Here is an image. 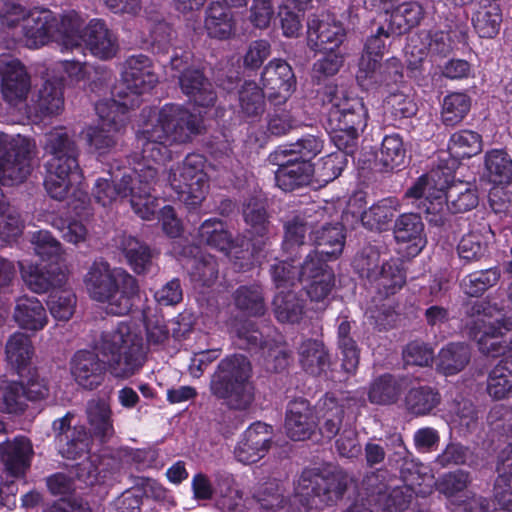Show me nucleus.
<instances>
[{"instance_id":"1","label":"nucleus","mask_w":512,"mask_h":512,"mask_svg":"<svg viewBox=\"0 0 512 512\" xmlns=\"http://www.w3.org/2000/svg\"><path fill=\"white\" fill-rule=\"evenodd\" d=\"M200 130L199 117L173 103L165 104L144 122L136 141L146 163L140 169H134L136 183L128 196L132 209L140 218L153 219L159 207L157 197L151 193L156 183L157 169L150 162H163L169 157V146L190 142Z\"/></svg>"},{"instance_id":"2","label":"nucleus","mask_w":512,"mask_h":512,"mask_svg":"<svg viewBox=\"0 0 512 512\" xmlns=\"http://www.w3.org/2000/svg\"><path fill=\"white\" fill-rule=\"evenodd\" d=\"M405 196L422 198L428 202L426 212L432 215L429 221L437 226L447 220L448 212L465 213L478 205L477 189L468 182H450V174L441 169L432 170L421 176L410 187Z\"/></svg>"},{"instance_id":"3","label":"nucleus","mask_w":512,"mask_h":512,"mask_svg":"<svg viewBox=\"0 0 512 512\" xmlns=\"http://www.w3.org/2000/svg\"><path fill=\"white\" fill-rule=\"evenodd\" d=\"M326 108L327 129L338 150L354 153L360 134L367 125L368 111L361 98L351 97L335 85H327L322 94Z\"/></svg>"},{"instance_id":"4","label":"nucleus","mask_w":512,"mask_h":512,"mask_svg":"<svg viewBox=\"0 0 512 512\" xmlns=\"http://www.w3.org/2000/svg\"><path fill=\"white\" fill-rule=\"evenodd\" d=\"M46 161L44 186L55 200H63L73 185L80 184L83 178L79 166V148L65 128H55L44 136L42 144Z\"/></svg>"},{"instance_id":"5","label":"nucleus","mask_w":512,"mask_h":512,"mask_svg":"<svg viewBox=\"0 0 512 512\" xmlns=\"http://www.w3.org/2000/svg\"><path fill=\"white\" fill-rule=\"evenodd\" d=\"M94 348L107 358L108 370L117 379L134 376L145 363L143 337L133 323L120 322L112 330L102 332Z\"/></svg>"},{"instance_id":"6","label":"nucleus","mask_w":512,"mask_h":512,"mask_svg":"<svg viewBox=\"0 0 512 512\" xmlns=\"http://www.w3.org/2000/svg\"><path fill=\"white\" fill-rule=\"evenodd\" d=\"M85 286L90 297L106 303V309L113 315H125L138 295L137 280L121 268H111L105 261H95L89 268Z\"/></svg>"},{"instance_id":"7","label":"nucleus","mask_w":512,"mask_h":512,"mask_svg":"<svg viewBox=\"0 0 512 512\" xmlns=\"http://www.w3.org/2000/svg\"><path fill=\"white\" fill-rule=\"evenodd\" d=\"M210 392L230 410L244 412L255 401L252 366L246 356L234 354L222 359L212 374Z\"/></svg>"},{"instance_id":"8","label":"nucleus","mask_w":512,"mask_h":512,"mask_svg":"<svg viewBox=\"0 0 512 512\" xmlns=\"http://www.w3.org/2000/svg\"><path fill=\"white\" fill-rule=\"evenodd\" d=\"M498 310L487 301L471 302L466 309L470 317L469 334L476 340L479 351L491 357L504 355L512 350V321H491Z\"/></svg>"},{"instance_id":"9","label":"nucleus","mask_w":512,"mask_h":512,"mask_svg":"<svg viewBox=\"0 0 512 512\" xmlns=\"http://www.w3.org/2000/svg\"><path fill=\"white\" fill-rule=\"evenodd\" d=\"M135 102H118L116 99H103L95 104V110L101 122L97 126H89L83 131L84 138L90 148L99 154L113 149L125 129L129 109Z\"/></svg>"},{"instance_id":"10","label":"nucleus","mask_w":512,"mask_h":512,"mask_svg":"<svg viewBox=\"0 0 512 512\" xmlns=\"http://www.w3.org/2000/svg\"><path fill=\"white\" fill-rule=\"evenodd\" d=\"M349 482L342 470L305 469L297 482L295 493L305 505H330L344 495Z\"/></svg>"},{"instance_id":"11","label":"nucleus","mask_w":512,"mask_h":512,"mask_svg":"<svg viewBox=\"0 0 512 512\" xmlns=\"http://www.w3.org/2000/svg\"><path fill=\"white\" fill-rule=\"evenodd\" d=\"M2 25L9 29L20 27V40L28 48H39L56 41L57 17L48 9H34L27 13L20 5H12L2 17Z\"/></svg>"},{"instance_id":"12","label":"nucleus","mask_w":512,"mask_h":512,"mask_svg":"<svg viewBox=\"0 0 512 512\" xmlns=\"http://www.w3.org/2000/svg\"><path fill=\"white\" fill-rule=\"evenodd\" d=\"M205 159L199 154H188L169 171V183L178 199L188 208L198 207L208 191V177L204 171Z\"/></svg>"},{"instance_id":"13","label":"nucleus","mask_w":512,"mask_h":512,"mask_svg":"<svg viewBox=\"0 0 512 512\" xmlns=\"http://www.w3.org/2000/svg\"><path fill=\"white\" fill-rule=\"evenodd\" d=\"M35 143L20 134L15 136L0 132V184L13 185L23 182L30 174Z\"/></svg>"},{"instance_id":"14","label":"nucleus","mask_w":512,"mask_h":512,"mask_svg":"<svg viewBox=\"0 0 512 512\" xmlns=\"http://www.w3.org/2000/svg\"><path fill=\"white\" fill-rule=\"evenodd\" d=\"M354 265L362 277L367 278L376 289L378 298L386 300L399 291L405 283V275L395 262H383L380 255L370 247L362 251L354 260Z\"/></svg>"},{"instance_id":"15","label":"nucleus","mask_w":512,"mask_h":512,"mask_svg":"<svg viewBox=\"0 0 512 512\" xmlns=\"http://www.w3.org/2000/svg\"><path fill=\"white\" fill-rule=\"evenodd\" d=\"M158 83V76L154 71L152 60L144 55L128 57L121 71V83L116 86L113 95L118 102H135L138 106L139 96L152 90Z\"/></svg>"},{"instance_id":"16","label":"nucleus","mask_w":512,"mask_h":512,"mask_svg":"<svg viewBox=\"0 0 512 512\" xmlns=\"http://www.w3.org/2000/svg\"><path fill=\"white\" fill-rule=\"evenodd\" d=\"M189 60L188 52L173 56L170 60V68L175 72L172 77L178 79L179 87L189 101L200 107L213 106L217 96L212 83L202 70L190 67Z\"/></svg>"},{"instance_id":"17","label":"nucleus","mask_w":512,"mask_h":512,"mask_svg":"<svg viewBox=\"0 0 512 512\" xmlns=\"http://www.w3.org/2000/svg\"><path fill=\"white\" fill-rule=\"evenodd\" d=\"M318 258V253H309L300 267V283L312 301H323L335 285L333 270Z\"/></svg>"},{"instance_id":"18","label":"nucleus","mask_w":512,"mask_h":512,"mask_svg":"<svg viewBox=\"0 0 512 512\" xmlns=\"http://www.w3.org/2000/svg\"><path fill=\"white\" fill-rule=\"evenodd\" d=\"M75 415L67 412L52 423V431L60 454L67 459H77L89 452L91 436L83 425H72Z\"/></svg>"},{"instance_id":"19","label":"nucleus","mask_w":512,"mask_h":512,"mask_svg":"<svg viewBox=\"0 0 512 512\" xmlns=\"http://www.w3.org/2000/svg\"><path fill=\"white\" fill-rule=\"evenodd\" d=\"M363 488L367 491V501L383 512H407L412 494L403 488L389 490L379 479V474L371 473L363 480Z\"/></svg>"},{"instance_id":"20","label":"nucleus","mask_w":512,"mask_h":512,"mask_svg":"<svg viewBox=\"0 0 512 512\" xmlns=\"http://www.w3.org/2000/svg\"><path fill=\"white\" fill-rule=\"evenodd\" d=\"M274 437L273 427L257 421L242 434L235 447V457L239 462L252 464L263 458L271 448Z\"/></svg>"},{"instance_id":"21","label":"nucleus","mask_w":512,"mask_h":512,"mask_svg":"<svg viewBox=\"0 0 512 512\" xmlns=\"http://www.w3.org/2000/svg\"><path fill=\"white\" fill-rule=\"evenodd\" d=\"M1 92L12 105L26 99L30 90V77L24 65L11 55H0Z\"/></svg>"},{"instance_id":"22","label":"nucleus","mask_w":512,"mask_h":512,"mask_svg":"<svg viewBox=\"0 0 512 512\" xmlns=\"http://www.w3.org/2000/svg\"><path fill=\"white\" fill-rule=\"evenodd\" d=\"M19 269L25 285L37 294L62 288L68 280L67 269L62 265H38L19 262Z\"/></svg>"},{"instance_id":"23","label":"nucleus","mask_w":512,"mask_h":512,"mask_svg":"<svg viewBox=\"0 0 512 512\" xmlns=\"http://www.w3.org/2000/svg\"><path fill=\"white\" fill-rule=\"evenodd\" d=\"M70 372L79 386L93 390L103 383L106 365L97 353L90 350H79L71 358Z\"/></svg>"},{"instance_id":"24","label":"nucleus","mask_w":512,"mask_h":512,"mask_svg":"<svg viewBox=\"0 0 512 512\" xmlns=\"http://www.w3.org/2000/svg\"><path fill=\"white\" fill-rule=\"evenodd\" d=\"M307 40L313 50L338 51L343 43L346 32L341 22L335 19H318L316 17L308 20Z\"/></svg>"},{"instance_id":"25","label":"nucleus","mask_w":512,"mask_h":512,"mask_svg":"<svg viewBox=\"0 0 512 512\" xmlns=\"http://www.w3.org/2000/svg\"><path fill=\"white\" fill-rule=\"evenodd\" d=\"M279 159L274 158V153L270 154V160L278 166L275 181L280 189L291 191L309 183L314 171L311 162L293 156H281Z\"/></svg>"},{"instance_id":"26","label":"nucleus","mask_w":512,"mask_h":512,"mask_svg":"<svg viewBox=\"0 0 512 512\" xmlns=\"http://www.w3.org/2000/svg\"><path fill=\"white\" fill-rule=\"evenodd\" d=\"M33 446L25 436H16L1 445L0 458L5 472L15 478L23 477L31 466Z\"/></svg>"},{"instance_id":"27","label":"nucleus","mask_w":512,"mask_h":512,"mask_svg":"<svg viewBox=\"0 0 512 512\" xmlns=\"http://www.w3.org/2000/svg\"><path fill=\"white\" fill-rule=\"evenodd\" d=\"M243 215L252 246L255 250H260L275 234L274 227L268 220L264 202L257 198L249 199L244 204Z\"/></svg>"},{"instance_id":"28","label":"nucleus","mask_w":512,"mask_h":512,"mask_svg":"<svg viewBox=\"0 0 512 512\" xmlns=\"http://www.w3.org/2000/svg\"><path fill=\"white\" fill-rule=\"evenodd\" d=\"M316 421L309 402L298 398L289 402L286 410L285 429L294 441L308 439L314 432Z\"/></svg>"},{"instance_id":"29","label":"nucleus","mask_w":512,"mask_h":512,"mask_svg":"<svg viewBox=\"0 0 512 512\" xmlns=\"http://www.w3.org/2000/svg\"><path fill=\"white\" fill-rule=\"evenodd\" d=\"M394 238L397 243H407L408 254L415 256L419 254L427 244L425 225L417 213L400 214L393 227Z\"/></svg>"},{"instance_id":"30","label":"nucleus","mask_w":512,"mask_h":512,"mask_svg":"<svg viewBox=\"0 0 512 512\" xmlns=\"http://www.w3.org/2000/svg\"><path fill=\"white\" fill-rule=\"evenodd\" d=\"M82 43L94 56L102 60L115 57L119 50L116 35L99 19L91 20L85 27Z\"/></svg>"},{"instance_id":"31","label":"nucleus","mask_w":512,"mask_h":512,"mask_svg":"<svg viewBox=\"0 0 512 512\" xmlns=\"http://www.w3.org/2000/svg\"><path fill=\"white\" fill-rule=\"evenodd\" d=\"M261 81L265 88L275 92L278 103L286 102L296 83L291 66L280 59H273L264 67Z\"/></svg>"},{"instance_id":"32","label":"nucleus","mask_w":512,"mask_h":512,"mask_svg":"<svg viewBox=\"0 0 512 512\" xmlns=\"http://www.w3.org/2000/svg\"><path fill=\"white\" fill-rule=\"evenodd\" d=\"M13 318L21 329L37 332L48 323V315L42 302L34 296L17 298Z\"/></svg>"},{"instance_id":"33","label":"nucleus","mask_w":512,"mask_h":512,"mask_svg":"<svg viewBox=\"0 0 512 512\" xmlns=\"http://www.w3.org/2000/svg\"><path fill=\"white\" fill-rule=\"evenodd\" d=\"M298 360L302 369L313 376L322 375L331 364L328 349L317 339H305L300 343Z\"/></svg>"},{"instance_id":"34","label":"nucleus","mask_w":512,"mask_h":512,"mask_svg":"<svg viewBox=\"0 0 512 512\" xmlns=\"http://www.w3.org/2000/svg\"><path fill=\"white\" fill-rule=\"evenodd\" d=\"M317 249L310 253H318V258L326 261L338 258L345 245L344 227L340 223L323 226L312 232Z\"/></svg>"},{"instance_id":"35","label":"nucleus","mask_w":512,"mask_h":512,"mask_svg":"<svg viewBox=\"0 0 512 512\" xmlns=\"http://www.w3.org/2000/svg\"><path fill=\"white\" fill-rule=\"evenodd\" d=\"M485 390L495 401L512 398V354L502 358L488 372Z\"/></svg>"},{"instance_id":"36","label":"nucleus","mask_w":512,"mask_h":512,"mask_svg":"<svg viewBox=\"0 0 512 512\" xmlns=\"http://www.w3.org/2000/svg\"><path fill=\"white\" fill-rule=\"evenodd\" d=\"M239 337L247 341L248 345L261 346L266 369L279 372L288 365V353L286 347L280 342L271 343L262 341V334L258 330L240 332Z\"/></svg>"},{"instance_id":"37","label":"nucleus","mask_w":512,"mask_h":512,"mask_svg":"<svg viewBox=\"0 0 512 512\" xmlns=\"http://www.w3.org/2000/svg\"><path fill=\"white\" fill-rule=\"evenodd\" d=\"M475 33L482 39H494L500 32L503 14L500 5L487 3L479 5L471 18Z\"/></svg>"},{"instance_id":"38","label":"nucleus","mask_w":512,"mask_h":512,"mask_svg":"<svg viewBox=\"0 0 512 512\" xmlns=\"http://www.w3.org/2000/svg\"><path fill=\"white\" fill-rule=\"evenodd\" d=\"M87 420L92 434L100 441L106 442L115 433L110 405L101 399H93L87 403Z\"/></svg>"},{"instance_id":"39","label":"nucleus","mask_w":512,"mask_h":512,"mask_svg":"<svg viewBox=\"0 0 512 512\" xmlns=\"http://www.w3.org/2000/svg\"><path fill=\"white\" fill-rule=\"evenodd\" d=\"M471 352L464 343H449L439 351L436 357V370L445 375H456L468 365Z\"/></svg>"},{"instance_id":"40","label":"nucleus","mask_w":512,"mask_h":512,"mask_svg":"<svg viewBox=\"0 0 512 512\" xmlns=\"http://www.w3.org/2000/svg\"><path fill=\"white\" fill-rule=\"evenodd\" d=\"M216 506L222 512H237L242 507L243 493L232 474L219 471L214 475Z\"/></svg>"},{"instance_id":"41","label":"nucleus","mask_w":512,"mask_h":512,"mask_svg":"<svg viewBox=\"0 0 512 512\" xmlns=\"http://www.w3.org/2000/svg\"><path fill=\"white\" fill-rule=\"evenodd\" d=\"M472 478L469 472L458 469L441 475L435 485L439 493L443 494L452 504H460L463 499L471 495L468 490Z\"/></svg>"},{"instance_id":"42","label":"nucleus","mask_w":512,"mask_h":512,"mask_svg":"<svg viewBox=\"0 0 512 512\" xmlns=\"http://www.w3.org/2000/svg\"><path fill=\"white\" fill-rule=\"evenodd\" d=\"M84 23L82 16L74 10L63 13L60 19L57 18L56 41L65 48L81 47L86 27Z\"/></svg>"},{"instance_id":"43","label":"nucleus","mask_w":512,"mask_h":512,"mask_svg":"<svg viewBox=\"0 0 512 512\" xmlns=\"http://www.w3.org/2000/svg\"><path fill=\"white\" fill-rule=\"evenodd\" d=\"M136 183L134 170L129 174H124L118 184H114L108 179L99 178L93 188L95 200L102 206L110 205L118 198H126L132 192V186Z\"/></svg>"},{"instance_id":"44","label":"nucleus","mask_w":512,"mask_h":512,"mask_svg":"<svg viewBox=\"0 0 512 512\" xmlns=\"http://www.w3.org/2000/svg\"><path fill=\"white\" fill-rule=\"evenodd\" d=\"M485 171L489 182L495 185L512 184V158L503 149H492L485 154Z\"/></svg>"},{"instance_id":"45","label":"nucleus","mask_w":512,"mask_h":512,"mask_svg":"<svg viewBox=\"0 0 512 512\" xmlns=\"http://www.w3.org/2000/svg\"><path fill=\"white\" fill-rule=\"evenodd\" d=\"M34 355V347L31 339L22 332L13 333L5 345L7 362L21 374L31 362Z\"/></svg>"},{"instance_id":"46","label":"nucleus","mask_w":512,"mask_h":512,"mask_svg":"<svg viewBox=\"0 0 512 512\" xmlns=\"http://www.w3.org/2000/svg\"><path fill=\"white\" fill-rule=\"evenodd\" d=\"M402 380L391 374H383L374 379L368 389L370 403L376 405H390L395 403L401 393Z\"/></svg>"},{"instance_id":"47","label":"nucleus","mask_w":512,"mask_h":512,"mask_svg":"<svg viewBox=\"0 0 512 512\" xmlns=\"http://www.w3.org/2000/svg\"><path fill=\"white\" fill-rule=\"evenodd\" d=\"M399 209L400 203L396 198L381 199L362 213L361 222L370 230H384Z\"/></svg>"},{"instance_id":"48","label":"nucleus","mask_w":512,"mask_h":512,"mask_svg":"<svg viewBox=\"0 0 512 512\" xmlns=\"http://www.w3.org/2000/svg\"><path fill=\"white\" fill-rule=\"evenodd\" d=\"M232 14L219 2H213L206 10L205 29L210 37L227 39L234 32Z\"/></svg>"},{"instance_id":"49","label":"nucleus","mask_w":512,"mask_h":512,"mask_svg":"<svg viewBox=\"0 0 512 512\" xmlns=\"http://www.w3.org/2000/svg\"><path fill=\"white\" fill-rule=\"evenodd\" d=\"M337 344L342 355V368L348 374H354L360 360V349L351 336V324L347 320L339 323L337 328Z\"/></svg>"},{"instance_id":"50","label":"nucleus","mask_w":512,"mask_h":512,"mask_svg":"<svg viewBox=\"0 0 512 512\" xmlns=\"http://www.w3.org/2000/svg\"><path fill=\"white\" fill-rule=\"evenodd\" d=\"M337 344L342 355V368L348 374H354L360 360V349L351 336V324L347 320L339 323L337 328Z\"/></svg>"},{"instance_id":"51","label":"nucleus","mask_w":512,"mask_h":512,"mask_svg":"<svg viewBox=\"0 0 512 512\" xmlns=\"http://www.w3.org/2000/svg\"><path fill=\"white\" fill-rule=\"evenodd\" d=\"M324 147V140L318 135L307 134L288 146L279 147L274 152V158L280 160L281 156L298 157L301 161L315 158Z\"/></svg>"},{"instance_id":"52","label":"nucleus","mask_w":512,"mask_h":512,"mask_svg":"<svg viewBox=\"0 0 512 512\" xmlns=\"http://www.w3.org/2000/svg\"><path fill=\"white\" fill-rule=\"evenodd\" d=\"M119 248L124 253L128 264L138 274L146 272L152 264L150 248L132 236H122Z\"/></svg>"},{"instance_id":"53","label":"nucleus","mask_w":512,"mask_h":512,"mask_svg":"<svg viewBox=\"0 0 512 512\" xmlns=\"http://www.w3.org/2000/svg\"><path fill=\"white\" fill-rule=\"evenodd\" d=\"M320 432L323 437L331 440L340 431L344 417V408L334 397L326 396L319 404Z\"/></svg>"},{"instance_id":"54","label":"nucleus","mask_w":512,"mask_h":512,"mask_svg":"<svg viewBox=\"0 0 512 512\" xmlns=\"http://www.w3.org/2000/svg\"><path fill=\"white\" fill-rule=\"evenodd\" d=\"M441 401L439 392L430 386H420L409 390L405 397L407 410L416 415L429 414Z\"/></svg>"},{"instance_id":"55","label":"nucleus","mask_w":512,"mask_h":512,"mask_svg":"<svg viewBox=\"0 0 512 512\" xmlns=\"http://www.w3.org/2000/svg\"><path fill=\"white\" fill-rule=\"evenodd\" d=\"M22 390L21 383L0 376V411L8 414L23 413L27 404Z\"/></svg>"},{"instance_id":"56","label":"nucleus","mask_w":512,"mask_h":512,"mask_svg":"<svg viewBox=\"0 0 512 512\" xmlns=\"http://www.w3.org/2000/svg\"><path fill=\"white\" fill-rule=\"evenodd\" d=\"M37 256L49 265H61L64 260V250L61 243L47 230L33 234L31 240Z\"/></svg>"},{"instance_id":"57","label":"nucleus","mask_w":512,"mask_h":512,"mask_svg":"<svg viewBox=\"0 0 512 512\" xmlns=\"http://www.w3.org/2000/svg\"><path fill=\"white\" fill-rule=\"evenodd\" d=\"M422 14V7L418 3H403L392 12L389 19V29L392 34L397 36L404 34L420 22Z\"/></svg>"},{"instance_id":"58","label":"nucleus","mask_w":512,"mask_h":512,"mask_svg":"<svg viewBox=\"0 0 512 512\" xmlns=\"http://www.w3.org/2000/svg\"><path fill=\"white\" fill-rule=\"evenodd\" d=\"M500 277L501 271L498 267L475 271L462 279L461 287L465 294L471 297H479L495 286Z\"/></svg>"},{"instance_id":"59","label":"nucleus","mask_w":512,"mask_h":512,"mask_svg":"<svg viewBox=\"0 0 512 512\" xmlns=\"http://www.w3.org/2000/svg\"><path fill=\"white\" fill-rule=\"evenodd\" d=\"M274 314L278 321L295 323L303 313L302 300L291 290H280L273 300Z\"/></svg>"},{"instance_id":"60","label":"nucleus","mask_w":512,"mask_h":512,"mask_svg":"<svg viewBox=\"0 0 512 512\" xmlns=\"http://www.w3.org/2000/svg\"><path fill=\"white\" fill-rule=\"evenodd\" d=\"M471 108V99L465 93L446 95L442 102L441 119L446 126H455L463 121Z\"/></svg>"},{"instance_id":"61","label":"nucleus","mask_w":512,"mask_h":512,"mask_svg":"<svg viewBox=\"0 0 512 512\" xmlns=\"http://www.w3.org/2000/svg\"><path fill=\"white\" fill-rule=\"evenodd\" d=\"M482 149L481 136L471 130L455 132L450 137L448 150L451 156L457 159L470 158Z\"/></svg>"},{"instance_id":"62","label":"nucleus","mask_w":512,"mask_h":512,"mask_svg":"<svg viewBox=\"0 0 512 512\" xmlns=\"http://www.w3.org/2000/svg\"><path fill=\"white\" fill-rule=\"evenodd\" d=\"M406 150L398 134L386 135L381 143L376 159L385 170H392L404 163Z\"/></svg>"},{"instance_id":"63","label":"nucleus","mask_w":512,"mask_h":512,"mask_svg":"<svg viewBox=\"0 0 512 512\" xmlns=\"http://www.w3.org/2000/svg\"><path fill=\"white\" fill-rule=\"evenodd\" d=\"M200 242L219 251H227L231 245V235L224 223L218 219H208L199 227Z\"/></svg>"},{"instance_id":"64","label":"nucleus","mask_w":512,"mask_h":512,"mask_svg":"<svg viewBox=\"0 0 512 512\" xmlns=\"http://www.w3.org/2000/svg\"><path fill=\"white\" fill-rule=\"evenodd\" d=\"M234 302L238 309L249 315L260 316L265 312V303L259 285L240 286L234 293Z\"/></svg>"}]
</instances>
